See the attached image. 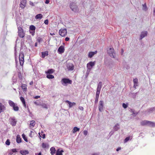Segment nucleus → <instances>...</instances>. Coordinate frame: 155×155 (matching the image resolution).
<instances>
[{
  "label": "nucleus",
  "mask_w": 155,
  "mask_h": 155,
  "mask_svg": "<svg viewBox=\"0 0 155 155\" xmlns=\"http://www.w3.org/2000/svg\"><path fill=\"white\" fill-rule=\"evenodd\" d=\"M141 125L142 126H145L147 125L149 126L153 127H155V123L153 122L147 120H144L140 122Z\"/></svg>",
  "instance_id": "nucleus-1"
},
{
  "label": "nucleus",
  "mask_w": 155,
  "mask_h": 155,
  "mask_svg": "<svg viewBox=\"0 0 155 155\" xmlns=\"http://www.w3.org/2000/svg\"><path fill=\"white\" fill-rule=\"evenodd\" d=\"M8 103L9 105L12 107L13 110L15 111H17L19 110V107L17 106V104H15L13 101H12L9 100L8 101Z\"/></svg>",
  "instance_id": "nucleus-2"
},
{
  "label": "nucleus",
  "mask_w": 155,
  "mask_h": 155,
  "mask_svg": "<svg viewBox=\"0 0 155 155\" xmlns=\"http://www.w3.org/2000/svg\"><path fill=\"white\" fill-rule=\"evenodd\" d=\"M18 30L19 36L21 38L24 37L25 35V33L22 28L21 27H18Z\"/></svg>",
  "instance_id": "nucleus-3"
},
{
  "label": "nucleus",
  "mask_w": 155,
  "mask_h": 155,
  "mask_svg": "<svg viewBox=\"0 0 155 155\" xmlns=\"http://www.w3.org/2000/svg\"><path fill=\"white\" fill-rule=\"evenodd\" d=\"M62 84L64 86L66 85V84H71L72 81L71 80L68 78H63L61 81Z\"/></svg>",
  "instance_id": "nucleus-4"
},
{
  "label": "nucleus",
  "mask_w": 155,
  "mask_h": 155,
  "mask_svg": "<svg viewBox=\"0 0 155 155\" xmlns=\"http://www.w3.org/2000/svg\"><path fill=\"white\" fill-rule=\"evenodd\" d=\"M24 54L22 52L20 53L19 59L20 65L21 66H22L24 64Z\"/></svg>",
  "instance_id": "nucleus-5"
},
{
  "label": "nucleus",
  "mask_w": 155,
  "mask_h": 155,
  "mask_svg": "<svg viewBox=\"0 0 155 155\" xmlns=\"http://www.w3.org/2000/svg\"><path fill=\"white\" fill-rule=\"evenodd\" d=\"M107 51L108 54L111 57H114L115 55V52L113 48H110L107 50Z\"/></svg>",
  "instance_id": "nucleus-6"
},
{
  "label": "nucleus",
  "mask_w": 155,
  "mask_h": 155,
  "mask_svg": "<svg viewBox=\"0 0 155 155\" xmlns=\"http://www.w3.org/2000/svg\"><path fill=\"white\" fill-rule=\"evenodd\" d=\"M67 30L66 29H61L59 31V34L62 37L65 36L67 34Z\"/></svg>",
  "instance_id": "nucleus-7"
},
{
  "label": "nucleus",
  "mask_w": 155,
  "mask_h": 155,
  "mask_svg": "<svg viewBox=\"0 0 155 155\" xmlns=\"http://www.w3.org/2000/svg\"><path fill=\"white\" fill-rule=\"evenodd\" d=\"M70 6L71 9L72 11L74 12L77 11L78 7L75 3H72L71 4Z\"/></svg>",
  "instance_id": "nucleus-8"
},
{
  "label": "nucleus",
  "mask_w": 155,
  "mask_h": 155,
  "mask_svg": "<svg viewBox=\"0 0 155 155\" xmlns=\"http://www.w3.org/2000/svg\"><path fill=\"white\" fill-rule=\"evenodd\" d=\"M95 61H91L88 63L87 64V67L88 69H91V68L94 65L95 63Z\"/></svg>",
  "instance_id": "nucleus-9"
},
{
  "label": "nucleus",
  "mask_w": 155,
  "mask_h": 155,
  "mask_svg": "<svg viewBox=\"0 0 155 155\" xmlns=\"http://www.w3.org/2000/svg\"><path fill=\"white\" fill-rule=\"evenodd\" d=\"M26 3V0H22L21 1L20 4V7L21 8H24L25 6Z\"/></svg>",
  "instance_id": "nucleus-10"
},
{
  "label": "nucleus",
  "mask_w": 155,
  "mask_h": 155,
  "mask_svg": "<svg viewBox=\"0 0 155 155\" xmlns=\"http://www.w3.org/2000/svg\"><path fill=\"white\" fill-rule=\"evenodd\" d=\"M10 124L13 126H15L16 124V120L14 118H11L9 119Z\"/></svg>",
  "instance_id": "nucleus-11"
},
{
  "label": "nucleus",
  "mask_w": 155,
  "mask_h": 155,
  "mask_svg": "<svg viewBox=\"0 0 155 155\" xmlns=\"http://www.w3.org/2000/svg\"><path fill=\"white\" fill-rule=\"evenodd\" d=\"M64 47L62 46H61L58 48V52L60 53L61 54L64 52Z\"/></svg>",
  "instance_id": "nucleus-12"
},
{
  "label": "nucleus",
  "mask_w": 155,
  "mask_h": 155,
  "mask_svg": "<svg viewBox=\"0 0 155 155\" xmlns=\"http://www.w3.org/2000/svg\"><path fill=\"white\" fill-rule=\"evenodd\" d=\"M103 102L102 101H100L99 103L98 106L99 110L100 111H101L103 109Z\"/></svg>",
  "instance_id": "nucleus-13"
},
{
  "label": "nucleus",
  "mask_w": 155,
  "mask_h": 155,
  "mask_svg": "<svg viewBox=\"0 0 155 155\" xmlns=\"http://www.w3.org/2000/svg\"><path fill=\"white\" fill-rule=\"evenodd\" d=\"M134 87L136 89L138 85V80L137 78H134L133 79Z\"/></svg>",
  "instance_id": "nucleus-14"
},
{
  "label": "nucleus",
  "mask_w": 155,
  "mask_h": 155,
  "mask_svg": "<svg viewBox=\"0 0 155 155\" xmlns=\"http://www.w3.org/2000/svg\"><path fill=\"white\" fill-rule=\"evenodd\" d=\"M68 69L69 71H72L74 69V66L73 64H69L67 65Z\"/></svg>",
  "instance_id": "nucleus-15"
},
{
  "label": "nucleus",
  "mask_w": 155,
  "mask_h": 155,
  "mask_svg": "<svg viewBox=\"0 0 155 155\" xmlns=\"http://www.w3.org/2000/svg\"><path fill=\"white\" fill-rule=\"evenodd\" d=\"M97 51L94 52L91 51L88 54V57L89 58H91L95 54H96L97 53Z\"/></svg>",
  "instance_id": "nucleus-16"
},
{
  "label": "nucleus",
  "mask_w": 155,
  "mask_h": 155,
  "mask_svg": "<svg viewBox=\"0 0 155 155\" xmlns=\"http://www.w3.org/2000/svg\"><path fill=\"white\" fill-rule=\"evenodd\" d=\"M20 153L22 155H26L29 153V152L27 150H21Z\"/></svg>",
  "instance_id": "nucleus-17"
},
{
  "label": "nucleus",
  "mask_w": 155,
  "mask_h": 155,
  "mask_svg": "<svg viewBox=\"0 0 155 155\" xmlns=\"http://www.w3.org/2000/svg\"><path fill=\"white\" fill-rule=\"evenodd\" d=\"M35 124V122L34 120H32L30 121L29 124V127L31 128H32L34 127Z\"/></svg>",
  "instance_id": "nucleus-18"
},
{
  "label": "nucleus",
  "mask_w": 155,
  "mask_h": 155,
  "mask_svg": "<svg viewBox=\"0 0 155 155\" xmlns=\"http://www.w3.org/2000/svg\"><path fill=\"white\" fill-rule=\"evenodd\" d=\"M69 105V107L70 108L71 107L75 105H76V103L74 102H71L70 101H65Z\"/></svg>",
  "instance_id": "nucleus-19"
},
{
  "label": "nucleus",
  "mask_w": 155,
  "mask_h": 155,
  "mask_svg": "<svg viewBox=\"0 0 155 155\" xmlns=\"http://www.w3.org/2000/svg\"><path fill=\"white\" fill-rule=\"evenodd\" d=\"M5 106L2 103H0V113L3 112L5 109Z\"/></svg>",
  "instance_id": "nucleus-20"
},
{
  "label": "nucleus",
  "mask_w": 155,
  "mask_h": 155,
  "mask_svg": "<svg viewBox=\"0 0 155 155\" xmlns=\"http://www.w3.org/2000/svg\"><path fill=\"white\" fill-rule=\"evenodd\" d=\"M21 87L22 89L23 90V91L26 92L27 90V85L26 84H21Z\"/></svg>",
  "instance_id": "nucleus-21"
},
{
  "label": "nucleus",
  "mask_w": 155,
  "mask_h": 155,
  "mask_svg": "<svg viewBox=\"0 0 155 155\" xmlns=\"http://www.w3.org/2000/svg\"><path fill=\"white\" fill-rule=\"evenodd\" d=\"M20 99L22 102L24 106L26 108V104L25 100L24 98L22 97H20Z\"/></svg>",
  "instance_id": "nucleus-22"
},
{
  "label": "nucleus",
  "mask_w": 155,
  "mask_h": 155,
  "mask_svg": "<svg viewBox=\"0 0 155 155\" xmlns=\"http://www.w3.org/2000/svg\"><path fill=\"white\" fill-rule=\"evenodd\" d=\"M147 31L142 32L140 35V39H142L143 38L147 35Z\"/></svg>",
  "instance_id": "nucleus-23"
},
{
  "label": "nucleus",
  "mask_w": 155,
  "mask_h": 155,
  "mask_svg": "<svg viewBox=\"0 0 155 155\" xmlns=\"http://www.w3.org/2000/svg\"><path fill=\"white\" fill-rule=\"evenodd\" d=\"M54 71V70L53 69H50L48 70L47 71L45 72V73L47 74H52Z\"/></svg>",
  "instance_id": "nucleus-24"
},
{
  "label": "nucleus",
  "mask_w": 155,
  "mask_h": 155,
  "mask_svg": "<svg viewBox=\"0 0 155 155\" xmlns=\"http://www.w3.org/2000/svg\"><path fill=\"white\" fill-rule=\"evenodd\" d=\"M41 57L42 58H44L46 56L48 55V52L47 51L41 52Z\"/></svg>",
  "instance_id": "nucleus-25"
},
{
  "label": "nucleus",
  "mask_w": 155,
  "mask_h": 155,
  "mask_svg": "<svg viewBox=\"0 0 155 155\" xmlns=\"http://www.w3.org/2000/svg\"><path fill=\"white\" fill-rule=\"evenodd\" d=\"M38 134L40 137H41L43 139H44L45 137V134L43 133L42 131L41 132V133H39Z\"/></svg>",
  "instance_id": "nucleus-26"
},
{
  "label": "nucleus",
  "mask_w": 155,
  "mask_h": 155,
  "mask_svg": "<svg viewBox=\"0 0 155 155\" xmlns=\"http://www.w3.org/2000/svg\"><path fill=\"white\" fill-rule=\"evenodd\" d=\"M51 153L52 155H54L55 153L56 150L55 148L54 147H52L50 148Z\"/></svg>",
  "instance_id": "nucleus-27"
},
{
  "label": "nucleus",
  "mask_w": 155,
  "mask_h": 155,
  "mask_svg": "<svg viewBox=\"0 0 155 155\" xmlns=\"http://www.w3.org/2000/svg\"><path fill=\"white\" fill-rule=\"evenodd\" d=\"M42 15L41 14H39L37 15L35 17V18L36 19H41L42 18Z\"/></svg>",
  "instance_id": "nucleus-28"
},
{
  "label": "nucleus",
  "mask_w": 155,
  "mask_h": 155,
  "mask_svg": "<svg viewBox=\"0 0 155 155\" xmlns=\"http://www.w3.org/2000/svg\"><path fill=\"white\" fill-rule=\"evenodd\" d=\"M79 130L80 129L79 128H78L76 127H74L73 130H72V133L74 134L77 131H79Z\"/></svg>",
  "instance_id": "nucleus-29"
},
{
  "label": "nucleus",
  "mask_w": 155,
  "mask_h": 155,
  "mask_svg": "<svg viewBox=\"0 0 155 155\" xmlns=\"http://www.w3.org/2000/svg\"><path fill=\"white\" fill-rule=\"evenodd\" d=\"M64 152L63 150L60 151L59 149L57 150L56 155H62V153Z\"/></svg>",
  "instance_id": "nucleus-30"
},
{
  "label": "nucleus",
  "mask_w": 155,
  "mask_h": 155,
  "mask_svg": "<svg viewBox=\"0 0 155 155\" xmlns=\"http://www.w3.org/2000/svg\"><path fill=\"white\" fill-rule=\"evenodd\" d=\"M35 27L33 25H31L29 27V31H35Z\"/></svg>",
  "instance_id": "nucleus-31"
},
{
  "label": "nucleus",
  "mask_w": 155,
  "mask_h": 155,
  "mask_svg": "<svg viewBox=\"0 0 155 155\" xmlns=\"http://www.w3.org/2000/svg\"><path fill=\"white\" fill-rule=\"evenodd\" d=\"M48 145L46 143H43L42 144V147L43 148H45L47 147L48 148Z\"/></svg>",
  "instance_id": "nucleus-32"
},
{
  "label": "nucleus",
  "mask_w": 155,
  "mask_h": 155,
  "mask_svg": "<svg viewBox=\"0 0 155 155\" xmlns=\"http://www.w3.org/2000/svg\"><path fill=\"white\" fill-rule=\"evenodd\" d=\"M16 142L18 143H20L21 142V138L18 135L17 136Z\"/></svg>",
  "instance_id": "nucleus-33"
},
{
  "label": "nucleus",
  "mask_w": 155,
  "mask_h": 155,
  "mask_svg": "<svg viewBox=\"0 0 155 155\" xmlns=\"http://www.w3.org/2000/svg\"><path fill=\"white\" fill-rule=\"evenodd\" d=\"M46 77L47 78L49 79H53L54 78V76L51 74H47Z\"/></svg>",
  "instance_id": "nucleus-34"
},
{
  "label": "nucleus",
  "mask_w": 155,
  "mask_h": 155,
  "mask_svg": "<svg viewBox=\"0 0 155 155\" xmlns=\"http://www.w3.org/2000/svg\"><path fill=\"white\" fill-rule=\"evenodd\" d=\"M35 134V131H31L30 132V133L29 134V136L31 137H32L34 136Z\"/></svg>",
  "instance_id": "nucleus-35"
},
{
  "label": "nucleus",
  "mask_w": 155,
  "mask_h": 155,
  "mask_svg": "<svg viewBox=\"0 0 155 155\" xmlns=\"http://www.w3.org/2000/svg\"><path fill=\"white\" fill-rule=\"evenodd\" d=\"M22 137L24 140L26 142L28 141L27 138L26 137L25 135L24 134H23L22 135Z\"/></svg>",
  "instance_id": "nucleus-36"
},
{
  "label": "nucleus",
  "mask_w": 155,
  "mask_h": 155,
  "mask_svg": "<svg viewBox=\"0 0 155 155\" xmlns=\"http://www.w3.org/2000/svg\"><path fill=\"white\" fill-rule=\"evenodd\" d=\"M41 106H42L43 108H45V109H47L48 107L47 106V105L45 104H43L41 105Z\"/></svg>",
  "instance_id": "nucleus-37"
},
{
  "label": "nucleus",
  "mask_w": 155,
  "mask_h": 155,
  "mask_svg": "<svg viewBox=\"0 0 155 155\" xmlns=\"http://www.w3.org/2000/svg\"><path fill=\"white\" fill-rule=\"evenodd\" d=\"M10 142L9 140L8 139H7L5 142L6 144L7 145H10Z\"/></svg>",
  "instance_id": "nucleus-38"
},
{
  "label": "nucleus",
  "mask_w": 155,
  "mask_h": 155,
  "mask_svg": "<svg viewBox=\"0 0 155 155\" xmlns=\"http://www.w3.org/2000/svg\"><path fill=\"white\" fill-rule=\"evenodd\" d=\"M130 137H127L124 140V143H126L130 139Z\"/></svg>",
  "instance_id": "nucleus-39"
},
{
  "label": "nucleus",
  "mask_w": 155,
  "mask_h": 155,
  "mask_svg": "<svg viewBox=\"0 0 155 155\" xmlns=\"http://www.w3.org/2000/svg\"><path fill=\"white\" fill-rule=\"evenodd\" d=\"M155 110V108L154 107L151 108H150L148 110V112H150L154 110Z\"/></svg>",
  "instance_id": "nucleus-40"
},
{
  "label": "nucleus",
  "mask_w": 155,
  "mask_h": 155,
  "mask_svg": "<svg viewBox=\"0 0 155 155\" xmlns=\"http://www.w3.org/2000/svg\"><path fill=\"white\" fill-rule=\"evenodd\" d=\"M29 32L32 36H34L35 34V31H29Z\"/></svg>",
  "instance_id": "nucleus-41"
},
{
  "label": "nucleus",
  "mask_w": 155,
  "mask_h": 155,
  "mask_svg": "<svg viewBox=\"0 0 155 155\" xmlns=\"http://www.w3.org/2000/svg\"><path fill=\"white\" fill-rule=\"evenodd\" d=\"M119 126L118 125V126H117V125H115V127H114V130H116V131H117V130H118L119 129Z\"/></svg>",
  "instance_id": "nucleus-42"
},
{
  "label": "nucleus",
  "mask_w": 155,
  "mask_h": 155,
  "mask_svg": "<svg viewBox=\"0 0 155 155\" xmlns=\"http://www.w3.org/2000/svg\"><path fill=\"white\" fill-rule=\"evenodd\" d=\"M97 87L101 88L102 87V82H99L98 84Z\"/></svg>",
  "instance_id": "nucleus-43"
},
{
  "label": "nucleus",
  "mask_w": 155,
  "mask_h": 155,
  "mask_svg": "<svg viewBox=\"0 0 155 155\" xmlns=\"http://www.w3.org/2000/svg\"><path fill=\"white\" fill-rule=\"evenodd\" d=\"M143 6L144 8L143 9L145 10H146L147 9V6L146 3H145L144 5H143Z\"/></svg>",
  "instance_id": "nucleus-44"
},
{
  "label": "nucleus",
  "mask_w": 155,
  "mask_h": 155,
  "mask_svg": "<svg viewBox=\"0 0 155 155\" xmlns=\"http://www.w3.org/2000/svg\"><path fill=\"white\" fill-rule=\"evenodd\" d=\"M11 150L12 152L14 153L16 152H17L16 149L15 148L12 149Z\"/></svg>",
  "instance_id": "nucleus-45"
},
{
  "label": "nucleus",
  "mask_w": 155,
  "mask_h": 155,
  "mask_svg": "<svg viewBox=\"0 0 155 155\" xmlns=\"http://www.w3.org/2000/svg\"><path fill=\"white\" fill-rule=\"evenodd\" d=\"M123 107L124 108H126L127 107V105L125 103H123L122 104Z\"/></svg>",
  "instance_id": "nucleus-46"
},
{
  "label": "nucleus",
  "mask_w": 155,
  "mask_h": 155,
  "mask_svg": "<svg viewBox=\"0 0 155 155\" xmlns=\"http://www.w3.org/2000/svg\"><path fill=\"white\" fill-rule=\"evenodd\" d=\"M44 23L46 24V25H48V19H46V20H45V21H44Z\"/></svg>",
  "instance_id": "nucleus-47"
},
{
  "label": "nucleus",
  "mask_w": 155,
  "mask_h": 155,
  "mask_svg": "<svg viewBox=\"0 0 155 155\" xmlns=\"http://www.w3.org/2000/svg\"><path fill=\"white\" fill-rule=\"evenodd\" d=\"M88 132L87 130H85L84 131V134L86 136Z\"/></svg>",
  "instance_id": "nucleus-48"
},
{
  "label": "nucleus",
  "mask_w": 155,
  "mask_h": 155,
  "mask_svg": "<svg viewBox=\"0 0 155 155\" xmlns=\"http://www.w3.org/2000/svg\"><path fill=\"white\" fill-rule=\"evenodd\" d=\"M100 92L98 91H96V95L97 96H99Z\"/></svg>",
  "instance_id": "nucleus-49"
},
{
  "label": "nucleus",
  "mask_w": 155,
  "mask_h": 155,
  "mask_svg": "<svg viewBox=\"0 0 155 155\" xmlns=\"http://www.w3.org/2000/svg\"><path fill=\"white\" fill-rule=\"evenodd\" d=\"M29 4L30 5H31L32 6H34V3L31 2H30Z\"/></svg>",
  "instance_id": "nucleus-50"
},
{
  "label": "nucleus",
  "mask_w": 155,
  "mask_h": 155,
  "mask_svg": "<svg viewBox=\"0 0 155 155\" xmlns=\"http://www.w3.org/2000/svg\"><path fill=\"white\" fill-rule=\"evenodd\" d=\"M46 1L45 2V3L46 4H48L49 3L50 1L49 0H45Z\"/></svg>",
  "instance_id": "nucleus-51"
},
{
  "label": "nucleus",
  "mask_w": 155,
  "mask_h": 155,
  "mask_svg": "<svg viewBox=\"0 0 155 155\" xmlns=\"http://www.w3.org/2000/svg\"><path fill=\"white\" fill-rule=\"evenodd\" d=\"M101 88H100V87H97V91H98L100 92Z\"/></svg>",
  "instance_id": "nucleus-52"
},
{
  "label": "nucleus",
  "mask_w": 155,
  "mask_h": 155,
  "mask_svg": "<svg viewBox=\"0 0 155 155\" xmlns=\"http://www.w3.org/2000/svg\"><path fill=\"white\" fill-rule=\"evenodd\" d=\"M40 97V96H36L34 97V98L36 99H38V98H39Z\"/></svg>",
  "instance_id": "nucleus-53"
},
{
  "label": "nucleus",
  "mask_w": 155,
  "mask_h": 155,
  "mask_svg": "<svg viewBox=\"0 0 155 155\" xmlns=\"http://www.w3.org/2000/svg\"><path fill=\"white\" fill-rule=\"evenodd\" d=\"M70 39V38L68 37H66L65 38V41H68Z\"/></svg>",
  "instance_id": "nucleus-54"
},
{
  "label": "nucleus",
  "mask_w": 155,
  "mask_h": 155,
  "mask_svg": "<svg viewBox=\"0 0 155 155\" xmlns=\"http://www.w3.org/2000/svg\"><path fill=\"white\" fill-rule=\"evenodd\" d=\"M79 109H80V110H84V108L81 106L79 107Z\"/></svg>",
  "instance_id": "nucleus-55"
},
{
  "label": "nucleus",
  "mask_w": 155,
  "mask_h": 155,
  "mask_svg": "<svg viewBox=\"0 0 155 155\" xmlns=\"http://www.w3.org/2000/svg\"><path fill=\"white\" fill-rule=\"evenodd\" d=\"M37 41L38 42H40L42 41V39L41 38H39L37 40Z\"/></svg>",
  "instance_id": "nucleus-56"
},
{
  "label": "nucleus",
  "mask_w": 155,
  "mask_h": 155,
  "mask_svg": "<svg viewBox=\"0 0 155 155\" xmlns=\"http://www.w3.org/2000/svg\"><path fill=\"white\" fill-rule=\"evenodd\" d=\"M121 149V148L120 147H118L117 148V149L116 150L117 151H118L119 150H120Z\"/></svg>",
  "instance_id": "nucleus-57"
},
{
  "label": "nucleus",
  "mask_w": 155,
  "mask_h": 155,
  "mask_svg": "<svg viewBox=\"0 0 155 155\" xmlns=\"http://www.w3.org/2000/svg\"><path fill=\"white\" fill-rule=\"evenodd\" d=\"M33 84V81H31L30 83H29V84L30 85H31L32 84Z\"/></svg>",
  "instance_id": "nucleus-58"
},
{
  "label": "nucleus",
  "mask_w": 155,
  "mask_h": 155,
  "mask_svg": "<svg viewBox=\"0 0 155 155\" xmlns=\"http://www.w3.org/2000/svg\"><path fill=\"white\" fill-rule=\"evenodd\" d=\"M99 97L98 96L96 95L95 99L98 100Z\"/></svg>",
  "instance_id": "nucleus-59"
},
{
  "label": "nucleus",
  "mask_w": 155,
  "mask_h": 155,
  "mask_svg": "<svg viewBox=\"0 0 155 155\" xmlns=\"http://www.w3.org/2000/svg\"><path fill=\"white\" fill-rule=\"evenodd\" d=\"M98 100L95 99V103H97L98 102Z\"/></svg>",
  "instance_id": "nucleus-60"
},
{
  "label": "nucleus",
  "mask_w": 155,
  "mask_h": 155,
  "mask_svg": "<svg viewBox=\"0 0 155 155\" xmlns=\"http://www.w3.org/2000/svg\"><path fill=\"white\" fill-rule=\"evenodd\" d=\"M13 152H10L9 153V155H12L13 154Z\"/></svg>",
  "instance_id": "nucleus-61"
},
{
  "label": "nucleus",
  "mask_w": 155,
  "mask_h": 155,
  "mask_svg": "<svg viewBox=\"0 0 155 155\" xmlns=\"http://www.w3.org/2000/svg\"><path fill=\"white\" fill-rule=\"evenodd\" d=\"M34 104L37 105H39V104H38L36 102H34Z\"/></svg>",
  "instance_id": "nucleus-62"
},
{
  "label": "nucleus",
  "mask_w": 155,
  "mask_h": 155,
  "mask_svg": "<svg viewBox=\"0 0 155 155\" xmlns=\"http://www.w3.org/2000/svg\"><path fill=\"white\" fill-rule=\"evenodd\" d=\"M92 155H98V154H97V153H94L93 154H92Z\"/></svg>",
  "instance_id": "nucleus-63"
},
{
  "label": "nucleus",
  "mask_w": 155,
  "mask_h": 155,
  "mask_svg": "<svg viewBox=\"0 0 155 155\" xmlns=\"http://www.w3.org/2000/svg\"><path fill=\"white\" fill-rule=\"evenodd\" d=\"M41 152H40L37 155L36 154V155H41Z\"/></svg>",
  "instance_id": "nucleus-64"
}]
</instances>
